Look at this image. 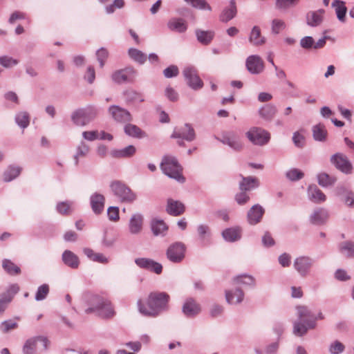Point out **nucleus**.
Segmentation results:
<instances>
[{
	"label": "nucleus",
	"mask_w": 354,
	"mask_h": 354,
	"mask_svg": "<svg viewBox=\"0 0 354 354\" xmlns=\"http://www.w3.org/2000/svg\"><path fill=\"white\" fill-rule=\"evenodd\" d=\"M329 217L328 211L324 208H317L310 216V222L315 225H324Z\"/></svg>",
	"instance_id": "22"
},
{
	"label": "nucleus",
	"mask_w": 354,
	"mask_h": 354,
	"mask_svg": "<svg viewBox=\"0 0 354 354\" xmlns=\"http://www.w3.org/2000/svg\"><path fill=\"white\" fill-rule=\"evenodd\" d=\"M19 290V287L17 284H12L9 286L7 290L8 296L3 298L2 300L5 301L6 305L8 303L10 302L12 297L15 294H17Z\"/></svg>",
	"instance_id": "61"
},
{
	"label": "nucleus",
	"mask_w": 354,
	"mask_h": 354,
	"mask_svg": "<svg viewBox=\"0 0 354 354\" xmlns=\"http://www.w3.org/2000/svg\"><path fill=\"white\" fill-rule=\"evenodd\" d=\"M15 122L19 127L22 129L26 128L30 123L29 114L26 112H19L15 115Z\"/></svg>",
	"instance_id": "50"
},
{
	"label": "nucleus",
	"mask_w": 354,
	"mask_h": 354,
	"mask_svg": "<svg viewBox=\"0 0 354 354\" xmlns=\"http://www.w3.org/2000/svg\"><path fill=\"white\" fill-rule=\"evenodd\" d=\"M222 236L227 242H235L241 238V229L239 227H228L222 232Z\"/></svg>",
	"instance_id": "30"
},
{
	"label": "nucleus",
	"mask_w": 354,
	"mask_h": 354,
	"mask_svg": "<svg viewBox=\"0 0 354 354\" xmlns=\"http://www.w3.org/2000/svg\"><path fill=\"white\" fill-rule=\"evenodd\" d=\"M3 269L11 275L18 274L21 272L19 267L8 259H4L2 263Z\"/></svg>",
	"instance_id": "51"
},
{
	"label": "nucleus",
	"mask_w": 354,
	"mask_h": 354,
	"mask_svg": "<svg viewBox=\"0 0 354 354\" xmlns=\"http://www.w3.org/2000/svg\"><path fill=\"white\" fill-rule=\"evenodd\" d=\"M195 35L197 41L204 46L211 44L215 37V32L213 30H203L201 29H196Z\"/></svg>",
	"instance_id": "28"
},
{
	"label": "nucleus",
	"mask_w": 354,
	"mask_h": 354,
	"mask_svg": "<svg viewBox=\"0 0 354 354\" xmlns=\"http://www.w3.org/2000/svg\"><path fill=\"white\" fill-rule=\"evenodd\" d=\"M97 115V109L89 106L73 111L71 115V120L75 125L84 127L93 121Z\"/></svg>",
	"instance_id": "6"
},
{
	"label": "nucleus",
	"mask_w": 354,
	"mask_h": 354,
	"mask_svg": "<svg viewBox=\"0 0 354 354\" xmlns=\"http://www.w3.org/2000/svg\"><path fill=\"white\" fill-rule=\"evenodd\" d=\"M105 197L104 195L95 192L90 196V205L92 211L96 215L101 214L104 209Z\"/></svg>",
	"instance_id": "20"
},
{
	"label": "nucleus",
	"mask_w": 354,
	"mask_h": 354,
	"mask_svg": "<svg viewBox=\"0 0 354 354\" xmlns=\"http://www.w3.org/2000/svg\"><path fill=\"white\" fill-rule=\"evenodd\" d=\"M19 61L11 57L3 55L0 57V64L5 68H10L17 65Z\"/></svg>",
	"instance_id": "60"
},
{
	"label": "nucleus",
	"mask_w": 354,
	"mask_h": 354,
	"mask_svg": "<svg viewBox=\"0 0 354 354\" xmlns=\"http://www.w3.org/2000/svg\"><path fill=\"white\" fill-rule=\"evenodd\" d=\"M160 169L168 177L179 183L185 182V178L182 175V167L176 157L169 155L164 156L160 163Z\"/></svg>",
	"instance_id": "4"
},
{
	"label": "nucleus",
	"mask_w": 354,
	"mask_h": 354,
	"mask_svg": "<svg viewBox=\"0 0 354 354\" xmlns=\"http://www.w3.org/2000/svg\"><path fill=\"white\" fill-rule=\"evenodd\" d=\"M292 140L295 146L297 148L301 149L305 146V137L299 131L293 133Z\"/></svg>",
	"instance_id": "58"
},
{
	"label": "nucleus",
	"mask_w": 354,
	"mask_h": 354,
	"mask_svg": "<svg viewBox=\"0 0 354 354\" xmlns=\"http://www.w3.org/2000/svg\"><path fill=\"white\" fill-rule=\"evenodd\" d=\"M234 281L237 283H242L252 287L255 286V280L253 277L248 274H242L237 276L234 279Z\"/></svg>",
	"instance_id": "54"
},
{
	"label": "nucleus",
	"mask_w": 354,
	"mask_h": 354,
	"mask_svg": "<svg viewBox=\"0 0 354 354\" xmlns=\"http://www.w3.org/2000/svg\"><path fill=\"white\" fill-rule=\"evenodd\" d=\"M325 10L319 9L315 11H310L306 14V24L310 27H317L319 26L324 19Z\"/></svg>",
	"instance_id": "24"
},
{
	"label": "nucleus",
	"mask_w": 354,
	"mask_h": 354,
	"mask_svg": "<svg viewBox=\"0 0 354 354\" xmlns=\"http://www.w3.org/2000/svg\"><path fill=\"white\" fill-rule=\"evenodd\" d=\"M171 138L192 142L196 139V133L190 124L185 123L183 127L175 129Z\"/></svg>",
	"instance_id": "15"
},
{
	"label": "nucleus",
	"mask_w": 354,
	"mask_h": 354,
	"mask_svg": "<svg viewBox=\"0 0 354 354\" xmlns=\"http://www.w3.org/2000/svg\"><path fill=\"white\" fill-rule=\"evenodd\" d=\"M89 151V147L84 141H82L77 147L76 153L74 155L75 165H78L79 158L85 157Z\"/></svg>",
	"instance_id": "48"
},
{
	"label": "nucleus",
	"mask_w": 354,
	"mask_h": 354,
	"mask_svg": "<svg viewBox=\"0 0 354 354\" xmlns=\"http://www.w3.org/2000/svg\"><path fill=\"white\" fill-rule=\"evenodd\" d=\"M169 295L165 292H151L147 299V305L142 300L137 302L139 312L144 316L156 317L169 310Z\"/></svg>",
	"instance_id": "2"
},
{
	"label": "nucleus",
	"mask_w": 354,
	"mask_h": 354,
	"mask_svg": "<svg viewBox=\"0 0 354 354\" xmlns=\"http://www.w3.org/2000/svg\"><path fill=\"white\" fill-rule=\"evenodd\" d=\"M185 207L183 203L179 201H175L172 198H168L166 206V212L168 214L173 216H178L184 213Z\"/></svg>",
	"instance_id": "23"
},
{
	"label": "nucleus",
	"mask_w": 354,
	"mask_h": 354,
	"mask_svg": "<svg viewBox=\"0 0 354 354\" xmlns=\"http://www.w3.org/2000/svg\"><path fill=\"white\" fill-rule=\"evenodd\" d=\"M259 185V180L253 176L244 177L242 176V181L239 183L241 191H250Z\"/></svg>",
	"instance_id": "36"
},
{
	"label": "nucleus",
	"mask_w": 354,
	"mask_h": 354,
	"mask_svg": "<svg viewBox=\"0 0 354 354\" xmlns=\"http://www.w3.org/2000/svg\"><path fill=\"white\" fill-rule=\"evenodd\" d=\"M244 297V293L241 288H236L234 292L225 290V299L228 304H239Z\"/></svg>",
	"instance_id": "40"
},
{
	"label": "nucleus",
	"mask_w": 354,
	"mask_h": 354,
	"mask_svg": "<svg viewBox=\"0 0 354 354\" xmlns=\"http://www.w3.org/2000/svg\"><path fill=\"white\" fill-rule=\"evenodd\" d=\"M308 196L315 203H321L326 200V195L315 185H311L308 187Z\"/></svg>",
	"instance_id": "26"
},
{
	"label": "nucleus",
	"mask_w": 354,
	"mask_h": 354,
	"mask_svg": "<svg viewBox=\"0 0 354 354\" xmlns=\"http://www.w3.org/2000/svg\"><path fill=\"white\" fill-rule=\"evenodd\" d=\"M300 46L306 50L314 48V39L310 36H306L301 39Z\"/></svg>",
	"instance_id": "64"
},
{
	"label": "nucleus",
	"mask_w": 354,
	"mask_h": 354,
	"mask_svg": "<svg viewBox=\"0 0 354 354\" xmlns=\"http://www.w3.org/2000/svg\"><path fill=\"white\" fill-rule=\"evenodd\" d=\"M265 209L259 204L254 205L247 213V221L251 225H255L261 222Z\"/></svg>",
	"instance_id": "19"
},
{
	"label": "nucleus",
	"mask_w": 354,
	"mask_h": 354,
	"mask_svg": "<svg viewBox=\"0 0 354 354\" xmlns=\"http://www.w3.org/2000/svg\"><path fill=\"white\" fill-rule=\"evenodd\" d=\"M215 138L224 145H228L234 151H241L243 144L239 136L234 131H226L222 134L221 138L215 136Z\"/></svg>",
	"instance_id": "13"
},
{
	"label": "nucleus",
	"mask_w": 354,
	"mask_h": 354,
	"mask_svg": "<svg viewBox=\"0 0 354 354\" xmlns=\"http://www.w3.org/2000/svg\"><path fill=\"white\" fill-rule=\"evenodd\" d=\"M317 178L318 184L322 187L333 186L337 181L336 176L329 175L325 172L318 174Z\"/></svg>",
	"instance_id": "41"
},
{
	"label": "nucleus",
	"mask_w": 354,
	"mask_h": 354,
	"mask_svg": "<svg viewBox=\"0 0 354 354\" xmlns=\"http://www.w3.org/2000/svg\"><path fill=\"white\" fill-rule=\"evenodd\" d=\"M297 313L299 321L295 322L293 325V333L299 337L304 335L308 329H313L316 326L317 319H323L324 315L319 313L316 317L307 307L298 306Z\"/></svg>",
	"instance_id": "3"
},
{
	"label": "nucleus",
	"mask_w": 354,
	"mask_h": 354,
	"mask_svg": "<svg viewBox=\"0 0 354 354\" xmlns=\"http://www.w3.org/2000/svg\"><path fill=\"white\" fill-rule=\"evenodd\" d=\"M167 26L171 30H175L178 32H184L187 28L185 21L181 18L171 19L169 21Z\"/></svg>",
	"instance_id": "46"
},
{
	"label": "nucleus",
	"mask_w": 354,
	"mask_h": 354,
	"mask_svg": "<svg viewBox=\"0 0 354 354\" xmlns=\"http://www.w3.org/2000/svg\"><path fill=\"white\" fill-rule=\"evenodd\" d=\"M237 13L236 5L235 0H230V5L223 9L219 16L221 21L227 23L232 19Z\"/></svg>",
	"instance_id": "27"
},
{
	"label": "nucleus",
	"mask_w": 354,
	"mask_h": 354,
	"mask_svg": "<svg viewBox=\"0 0 354 354\" xmlns=\"http://www.w3.org/2000/svg\"><path fill=\"white\" fill-rule=\"evenodd\" d=\"M18 327V324L12 319H8L2 322L0 324V330L3 333H7L10 330Z\"/></svg>",
	"instance_id": "57"
},
{
	"label": "nucleus",
	"mask_w": 354,
	"mask_h": 354,
	"mask_svg": "<svg viewBox=\"0 0 354 354\" xmlns=\"http://www.w3.org/2000/svg\"><path fill=\"white\" fill-rule=\"evenodd\" d=\"M111 189L114 196L120 202L132 203L137 199V195L124 183L120 180H114L110 185Z\"/></svg>",
	"instance_id": "5"
},
{
	"label": "nucleus",
	"mask_w": 354,
	"mask_h": 354,
	"mask_svg": "<svg viewBox=\"0 0 354 354\" xmlns=\"http://www.w3.org/2000/svg\"><path fill=\"white\" fill-rule=\"evenodd\" d=\"M300 0H276L275 8L279 10H286L297 6Z\"/></svg>",
	"instance_id": "49"
},
{
	"label": "nucleus",
	"mask_w": 354,
	"mask_h": 354,
	"mask_svg": "<svg viewBox=\"0 0 354 354\" xmlns=\"http://www.w3.org/2000/svg\"><path fill=\"white\" fill-rule=\"evenodd\" d=\"M249 41L254 46H261L266 43V38L261 36V29L259 26H254L250 32Z\"/></svg>",
	"instance_id": "38"
},
{
	"label": "nucleus",
	"mask_w": 354,
	"mask_h": 354,
	"mask_svg": "<svg viewBox=\"0 0 354 354\" xmlns=\"http://www.w3.org/2000/svg\"><path fill=\"white\" fill-rule=\"evenodd\" d=\"M186 3H189L192 7L199 10H206L211 11L212 7L205 0H184Z\"/></svg>",
	"instance_id": "52"
},
{
	"label": "nucleus",
	"mask_w": 354,
	"mask_h": 354,
	"mask_svg": "<svg viewBox=\"0 0 354 354\" xmlns=\"http://www.w3.org/2000/svg\"><path fill=\"white\" fill-rule=\"evenodd\" d=\"M344 345L339 341L336 340L330 345L328 350L331 354H340L344 352Z\"/></svg>",
	"instance_id": "62"
},
{
	"label": "nucleus",
	"mask_w": 354,
	"mask_h": 354,
	"mask_svg": "<svg viewBox=\"0 0 354 354\" xmlns=\"http://www.w3.org/2000/svg\"><path fill=\"white\" fill-rule=\"evenodd\" d=\"M182 311L187 317H194L201 312V306L193 298L189 297L185 300Z\"/></svg>",
	"instance_id": "21"
},
{
	"label": "nucleus",
	"mask_w": 354,
	"mask_h": 354,
	"mask_svg": "<svg viewBox=\"0 0 354 354\" xmlns=\"http://www.w3.org/2000/svg\"><path fill=\"white\" fill-rule=\"evenodd\" d=\"M135 263L140 268L160 274L162 272V266L153 259L148 258H137Z\"/></svg>",
	"instance_id": "18"
},
{
	"label": "nucleus",
	"mask_w": 354,
	"mask_h": 354,
	"mask_svg": "<svg viewBox=\"0 0 354 354\" xmlns=\"http://www.w3.org/2000/svg\"><path fill=\"white\" fill-rule=\"evenodd\" d=\"M197 232L200 240L204 245L210 244L212 233L209 225L206 224H200L197 227Z\"/></svg>",
	"instance_id": "35"
},
{
	"label": "nucleus",
	"mask_w": 354,
	"mask_h": 354,
	"mask_svg": "<svg viewBox=\"0 0 354 354\" xmlns=\"http://www.w3.org/2000/svg\"><path fill=\"white\" fill-rule=\"evenodd\" d=\"M124 133L129 136L142 138L145 136V133L138 126L128 123L124 127Z\"/></svg>",
	"instance_id": "45"
},
{
	"label": "nucleus",
	"mask_w": 354,
	"mask_h": 354,
	"mask_svg": "<svg viewBox=\"0 0 354 354\" xmlns=\"http://www.w3.org/2000/svg\"><path fill=\"white\" fill-rule=\"evenodd\" d=\"M50 344V341L45 336H35L28 339L22 348L24 354H37V349L41 352L46 351Z\"/></svg>",
	"instance_id": "7"
},
{
	"label": "nucleus",
	"mask_w": 354,
	"mask_h": 354,
	"mask_svg": "<svg viewBox=\"0 0 354 354\" xmlns=\"http://www.w3.org/2000/svg\"><path fill=\"white\" fill-rule=\"evenodd\" d=\"M84 254L91 260L95 262L106 264L109 262L108 259L102 253H95L94 251L88 248L83 249Z\"/></svg>",
	"instance_id": "44"
},
{
	"label": "nucleus",
	"mask_w": 354,
	"mask_h": 354,
	"mask_svg": "<svg viewBox=\"0 0 354 354\" xmlns=\"http://www.w3.org/2000/svg\"><path fill=\"white\" fill-rule=\"evenodd\" d=\"M245 66L248 72L252 75H258L264 69V62L260 56L252 55L248 57Z\"/></svg>",
	"instance_id": "16"
},
{
	"label": "nucleus",
	"mask_w": 354,
	"mask_h": 354,
	"mask_svg": "<svg viewBox=\"0 0 354 354\" xmlns=\"http://www.w3.org/2000/svg\"><path fill=\"white\" fill-rule=\"evenodd\" d=\"M109 53L104 48H100L96 52L97 59L100 64V67L103 68L106 59L108 58Z\"/></svg>",
	"instance_id": "59"
},
{
	"label": "nucleus",
	"mask_w": 354,
	"mask_h": 354,
	"mask_svg": "<svg viewBox=\"0 0 354 354\" xmlns=\"http://www.w3.org/2000/svg\"><path fill=\"white\" fill-rule=\"evenodd\" d=\"M136 152V148L133 145H129L122 149H113L110 155L114 158H131Z\"/></svg>",
	"instance_id": "29"
},
{
	"label": "nucleus",
	"mask_w": 354,
	"mask_h": 354,
	"mask_svg": "<svg viewBox=\"0 0 354 354\" xmlns=\"http://www.w3.org/2000/svg\"><path fill=\"white\" fill-rule=\"evenodd\" d=\"M179 70L177 66L170 65L163 71V75L166 78H172L178 76Z\"/></svg>",
	"instance_id": "63"
},
{
	"label": "nucleus",
	"mask_w": 354,
	"mask_h": 354,
	"mask_svg": "<svg viewBox=\"0 0 354 354\" xmlns=\"http://www.w3.org/2000/svg\"><path fill=\"white\" fill-rule=\"evenodd\" d=\"M109 113L117 122L126 123L132 120L131 115L129 111L118 105H111L109 108Z\"/></svg>",
	"instance_id": "17"
},
{
	"label": "nucleus",
	"mask_w": 354,
	"mask_h": 354,
	"mask_svg": "<svg viewBox=\"0 0 354 354\" xmlns=\"http://www.w3.org/2000/svg\"><path fill=\"white\" fill-rule=\"evenodd\" d=\"M277 112V107L272 104H266L259 109L260 117L268 122H270L274 118Z\"/></svg>",
	"instance_id": "31"
},
{
	"label": "nucleus",
	"mask_w": 354,
	"mask_h": 354,
	"mask_svg": "<svg viewBox=\"0 0 354 354\" xmlns=\"http://www.w3.org/2000/svg\"><path fill=\"white\" fill-rule=\"evenodd\" d=\"M286 26L285 22L279 19H274L271 22V31L274 35H278L281 30H284Z\"/></svg>",
	"instance_id": "55"
},
{
	"label": "nucleus",
	"mask_w": 354,
	"mask_h": 354,
	"mask_svg": "<svg viewBox=\"0 0 354 354\" xmlns=\"http://www.w3.org/2000/svg\"><path fill=\"white\" fill-rule=\"evenodd\" d=\"M315 260L307 256H301L296 258L294 261V268L302 277H306L310 272Z\"/></svg>",
	"instance_id": "14"
},
{
	"label": "nucleus",
	"mask_w": 354,
	"mask_h": 354,
	"mask_svg": "<svg viewBox=\"0 0 354 354\" xmlns=\"http://www.w3.org/2000/svg\"><path fill=\"white\" fill-rule=\"evenodd\" d=\"M123 95L127 103L142 102L145 101L143 95L133 89H128L123 92Z\"/></svg>",
	"instance_id": "42"
},
{
	"label": "nucleus",
	"mask_w": 354,
	"mask_h": 354,
	"mask_svg": "<svg viewBox=\"0 0 354 354\" xmlns=\"http://www.w3.org/2000/svg\"><path fill=\"white\" fill-rule=\"evenodd\" d=\"M49 293V286L48 284L44 283L38 287L35 294L36 301H42L45 299Z\"/></svg>",
	"instance_id": "56"
},
{
	"label": "nucleus",
	"mask_w": 354,
	"mask_h": 354,
	"mask_svg": "<svg viewBox=\"0 0 354 354\" xmlns=\"http://www.w3.org/2000/svg\"><path fill=\"white\" fill-rule=\"evenodd\" d=\"M186 246L180 241L171 244L167 250V258L172 263H180L185 257Z\"/></svg>",
	"instance_id": "11"
},
{
	"label": "nucleus",
	"mask_w": 354,
	"mask_h": 354,
	"mask_svg": "<svg viewBox=\"0 0 354 354\" xmlns=\"http://www.w3.org/2000/svg\"><path fill=\"white\" fill-rule=\"evenodd\" d=\"M142 222L143 216H142V214H133L130 218L129 223V232L133 234H138L142 230Z\"/></svg>",
	"instance_id": "32"
},
{
	"label": "nucleus",
	"mask_w": 354,
	"mask_h": 354,
	"mask_svg": "<svg viewBox=\"0 0 354 354\" xmlns=\"http://www.w3.org/2000/svg\"><path fill=\"white\" fill-rule=\"evenodd\" d=\"M63 263L72 269H77L80 266L79 257L71 250H65L62 255Z\"/></svg>",
	"instance_id": "25"
},
{
	"label": "nucleus",
	"mask_w": 354,
	"mask_h": 354,
	"mask_svg": "<svg viewBox=\"0 0 354 354\" xmlns=\"http://www.w3.org/2000/svg\"><path fill=\"white\" fill-rule=\"evenodd\" d=\"M286 178L290 181H297L304 178L303 171L297 168H292L286 173Z\"/></svg>",
	"instance_id": "53"
},
{
	"label": "nucleus",
	"mask_w": 354,
	"mask_h": 354,
	"mask_svg": "<svg viewBox=\"0 0 354 354\" xmlns=\"http://www.w3.org/2000/svg\"><path fill=\"white\" fill-rule=\"evenodd\" d=\"M128 55L131 59L140 64H143L147 58V55L144 53L134 48L129 49Z\"/></svg>",
	"instance_id": "47"
},
{
	"label": "nucleus",
	"mask_w": 354,
	"mask_h": 354,
	"mask_svg": "<svg viewBox=\"0 0 354 354\" xmlns=\"http://www.w3.org/2000/svg\"><path fill=\"white\" fill-rule=\"evenodd\" d=\"M331 6L335 8L337 19L342 23H345L347 12V8L345 6V2L341 0H334L332 2Z\"/></svg>",
	"instance_id": "33"
},
{
	"label": "nucleus",
	"mask_w": 354,
	"mask_h": 354,
	"mask_svg": "<svg viewBox=\"0 0 354 354\" xmlns=\"http://www.w3.org/2000/svg\"><path fill=\"white\" fill-rule=\"evenodd\" d=\"M246 138L254 145L264 146L270 140V133L259 127H252L245 133Z\"/></svg>",
	"instance_id": "8"
},
{
	"label": "nucleus",
	"mask_w": 354,
	"mask_h": 354,
	"mask_svg": "<svg viewBox=\"0 0 354 354\" xmlns=\"http://www.w3.org/2000/svg\"><path fill=\"white\" fill-rule=\"evenodd\" d=\"M313 137L315 141L324 142L327 138L328 132L326 127L322 123L314 125L312 128Z\"/></svg>",
	"instance_id": "34"
},
{
	"label": "nucleus",
	"mask_w": 354,
	"mask_h": 354,
	"mask_svg": "<svg viewBox=\"0 0 354 354\" xmlns=\"http://www.w3.org/2000/svg\"><path fill=\"white\" fill-rule=\"evenodd\" d=\"M22 170V168L19 166L10 165H9L7 169L4 171L3 174V179L5 182H10L17 178L19 174H21V171Z\"/></svg>",
	"instance_id": "37"
},
{
	"label": "nucleus",
	"mask_w": 354,
	"mask_h": 354,
	"mask_svg": "<svg viewBox=\"0 0 354 354\" xmlns=\"http://www.w3.org/2000/svg\"><path fill=\"white\" fill-rule=\"evenodd\" d=\"M84 301L88 306L84 310L87 315L94 314L105 320L111 319L116 315L111 301L102 295L86 293L84 295Z\"/></svg>",
	"instance_id": "1"
},
{
	"label": "nucleus",
	"mask_w": 354,
	"mask_h": 354,
	"mask_svg": "<svg viewBox=\"0 0 354 354\" xmlns=\"http://www.w3.org/2000/svg\"><path fill=\"white\" fill-rule=\"evenodd\" d=\"M137 75L138 72L133 66H128L113 73L111 79L117 84L133 83Z\"/></svg>",
	"instance_id": "9"
},
{
	"label": "nucleus",
	"mask_w": 354,
	"mask_h": 354,
	"mask_svg": "<svg viewBox=\"0 0 354 354\" xmlns=\"http://www.w3.org/2000/svg\"><path fill=\"white\" fill-rule=\"evenodd\" d=\"M151 229L155 236H164L168 230V226L161 219H153L151 222Z\"/></svg>",
	"instance_id": "39"
},
{
	"label": "nucleus",
	"mask_w": 354,
	"mask_h": 354,
	"mask_svg": "<svg viewBox=\"0 0 354 354\" xmlns=\"http://www.w3.org/2000/svg\"><path fill=\"white\" fill-rule=\"evenodd\" d=\"M187 85L194 90H198L203 86V81L197 74L196 70L192 66L185 67L183 71Z\"/></svg>",
	"instance_id": "12"
},
{
	"label": "nucleus",
	"mask_w": 354,
	"mask_h": 354,
	"mask_svg": "<svg viewBox=\"0 0 354 354\" xmlns=\"http://www.w3.org/2000/svg\"><path fill=\"white\" fill-rule=\"evenodd\" d=\"M330 163L339 171L345 174H351L353 165L348 157L342 153H336L330 156Z\"/></svg>",
	"instance_id": "10"
},
{
	"label": "nucleus",
	"mask_w": 354,
	"mask_h": 354,
	"mask_svg": "<svg viewBox=\"0 0 354 354\" xmlns=\"http://www.w3.org/2000/svg\"><path fill=\"white\" fill-rule=\"evenodd\" d=\"M339 251L347 258H354V242L346 241L340 243L338 246Z\"/></svg>",
	"instance_id": "43"
}]
</instances>
